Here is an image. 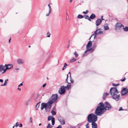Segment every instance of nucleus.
Segmentation results:
<instances>
[{"mask_svg":"<svg viewBox=\"0 0 128 128\" xmlns=\"http://www.w3.org/2000/svg\"><path fill=\"white\" fill-rule=\"evenodd\" d=\"M112 108V106L108 102H105L104 105L102 102H100L96 109L95 114L97 115L101 116L104 113V110H111Z\"/></svg>","mask_w":128,"mask_h":128,"instance_id":"1","label":"nucleus"},{"mask_svg":"<svg viewBox=\"0 0 128 128\" xmlns=\"http://www.w3.org/2000/svg\"><path fill=\"white\" fill-rule=\"evenodd\" d=\"M58 97L57 94H53L49 98L48 101L46 104L47 107L51 108L52 104L57 99Z\"/></svg>","mask_w":128,"mask_h":128,"instance_id":"2","label":"nucleus"},{"mask_svg":"<svg viewBox=\"0 0 128 128\" xmlns=\"http://www.w3.org/2000/svg\"><path fill=\"white\" fill-rule=\"evenodd\" d=\"M97 116L93 113L89 114L87 117V121L89 123L96 122L98 120Z\"/></svg>","mask_w":128,"mask_h":128,"instance_id":"3","label":"nucleus"},{"mask_svg":"<svg viewBox=\"0 0 128 128\" xmlns=\"http://www.w3.org/2000/svg\"><path fill=\"white\" fill-rule=\"evenodd\" d=\"M110 92L112 96L115 94H118L119 92L116 87H112L110 89Z\"/></svg>","mask_w":128,"mask_h":128,"instance_id":"4","label":"nucleus"},{"mask_svg":"<svg viewBox=\"0 0 128 128\" xmlns=\"http://www.w3.org/2000/svg\"><path fill=\"white\" fill-rule=\"evenodd\" d=\"M101 29H97L94 32V34H92L90 38V40L91 37L93 35H94V38L96 37L97 35H100L104 33L101 30Z\"/></svg>","mask_w":128,"mask_h":128,"instance_id":"5","label":"nucleus"},{"mask_svg":"<svg viewBox=\"0 0 128 128\" xmlns=\"http://www.w3.org/2000/svg\"><path fill=\"white\" fill-rule=\"evenodd\" d=\"M113 99L116 101H118L120 98V94H115L111 96Z\"/></svg>","mask_w":128,"mask_h":128,"instance_id":"6","label":"nucleus"},{"mask_svg":"<svg viewBox=\"0 0 128 128\" xmlns=\"http://www.w3.org/2000/svg\"><path fill=\"white\" fill-rule=\"evenodd\" d=\"M65 92V89L64 86H61L59 89L58 92L60 94H62L64 93Z\"/></svg>","mask_w":128,"mask_h":128,"instance_id":"7","label":"nucleus"},{"mask_svg":"<svg viewBox=\"0 0 128 128\" xmlns=\"http://www.w3.org/2000/svg\"><path fill=\"white\" fill-rule=\"evenodd\" d=\"M95 48L93 47H92L90 49H87L84 52V56H86V54L87 53V52L90 51L91 52H93Z\"/></svg>","mask_w":128,"mask_h":128,"instance_id":"8","label":"nucleus"},{"mask_svg":"<svg viewBox=\"0 0 128 128\" xmlns=\"http://www.w3.org/2000/svg\"><path fill=\"white\" fill-rule=\"evenodd\" d=\"M58 119L61 124L63 125L65 124V121L63 118L60 117H58Z\"/></svg>","mask_w":128,"mask_h":128,"instance_id":"9","label":"nucleus"},{"mask_svg":"<svg viewBox=\"0 0 128 128\" xmlns=\"http://www.w3.org/2000/svg\"><path fill=\"white\" fill-rule=\"evenodd\" d=\"M17 64H24V60L21 58L18 59L16 61Z\"/></svg>","mask_w":128,"mask_h":128,"instance_id":"10","label":"nucleus"},{"mask_svg":"<svg viewBox=\"0 0 128 128\" xmlns=\"http://www.w3.org/2000/svg\"><path fill=\"white\" fill-rule=\"evenodd\" d=\"M102 22V20L101 19L98 18L96 21L95 24L97 26L100 25Z\"/></svg>","mask_w":128,"mask_h":128,"instance_id":"11","label":"nucleus"},{"mask_svg":"<svg viewBox=\"0 0 128 128\" xmlns=\"http://www.w3.org/2000/svg\"><path fill=\"white\" fill-rule=\"evenodd\" d=\"M115 26L116 28L119 29L122 27H124V26L118 22L116 24Z\"/></svg>","mask_w":128,"mask_h":128,"instance_id":"12","label":"nucleus"},{"mask_svg":"<svg viewBox=\"0 0 128 128\" xmlns=\"http://www.w3.org/2000/svg\"><path fill=\"white\" fill-rule=\"evenodd\" d=\"M4 66L6 68V69L9 70L12 68L13 67V66L12 64H5Z\"/></svg>","mask_w":128,"mask_h":128,"instance_id":"13","label":"nucleus"},{"mask_svg":"<svg viewBox=\"0 0 128 128\" xmlns=\"http://www.w3.org/2000/svg\"><path fill=\"white\" fill-rule=\"evenodd\" d=\"M92 43L90 41L89 42L86 46V48L88 49L90 48L92 46Z\"/></svg>","mask_w":128,"mask_h":128,"instance_id":"14","label":"nucleus"},{"mask_svg":"<svg viewBox=\"0 0 128 128\" xmlns=\"http://www.w3.org/2000/svg\"><path fill=\"white\" fill-rule=\"evenodd\" d=\"M91 123L92 128H97V124L95 122H92Z\"/></svg>","mask_w":128,"mask_h":128,"instance_id":"15","label":"nucleus"},{"mask_svg":"<svg viewBox=\"0 0 128 128\" xmlns=\"http://www.w3.org/2000/svg\"><path fill=\"white\" fill-rule=\"evenodd\" d=\"M46 103H42L41 104V110H42L44 108H45L47 106Z\"/></svg>","mask_w":128,"mask_h":128,"instance_id":"16","label":"nucleus"},{"mask_svg":"<svg viewBox=\"0 0 128 128\" xmlns=\"http://www.w3.org/2000/svg\"><path fill=\"white\" fill-rule=\"evenodd\" d=\"M96 16L95 14H92L90 17L89 20L91 21V19H93L95 18Z\"/></svg>","mask_w":128,"mask_h":128,"instance_id":"17","label":"nucleus"},{"mask_svg":"<svg viewBox=\"0 0 128 128\" xmlns=\"http://www.w3.org/2000/svg\"><path fill=\"white\" fill-rule=\"evenodd\" d=\"M108 93L105 92L103 96V98L104 100H105L106 97L109 95Z\"/></svg>","mask_w":128,"mask_h":128,"instance_id":"18","label":"nucleus"},{"mask_svg":"<svg viewBox=\"0 0 128 128\" xmlns=\"http://www.w3.org/2000/svg\"><path fill=\"white\" fill-rule=\"evenodd\" d=\"M68 74H69V76L70 77V82H69V83H70V84L71 83H73L74 80H73L72 79V78L71 77V74L70 72H68Z\"/></svg>","mask_w":128,"mask_h":128,"instance_id":"19","label":"nucleus"},{"mask_svg":"<svg viewBox=\"0 0 128 128\" xmlns=\"http://www.w3.org/2000/svg\"><path fill=\"white\" fill-rule=\"evenodd\" d=\"M4 66L2 65H0V72H2L4 70Z\"/></svg>","mask_w":128,"mask_h":128,"instance_id":"20","label":"nucleus"},{"mask_svg":"<svg viewBox=\"0 0 128 128\" xmlns=\"http://www.w3.org/2000/svg\"><path fill=\"white\" fill-rule=\"evenodd\" d=\"M53 118H54L53 116L50 115L48 116V120L49 121L52 120V119Z\"/></svg>","mask_w":128,"mask_h":128,"instance_id":"21","label":"nucleus"},{"mask_svg":"<svg viewBox=\"0 0 128 128\" xmlns=\"http://www.w3.org/2000/svg\"><path fill=\"white\" fill-rule=\"evenodd\" d=\"M76 60V59L74 58H72L70 60V62H72Z\"/></svg>","mask_w":128,"mask_h":128,"instance_id":"22","label":"nucleus"},{"mask_svg":"<svg viewBox=\"0 0 128 128\" xmlns=\"http://www.w3.org/2000/svg\"><path fill=\"white\" fill-rule=\"evenodd\" d=\"M30 100H28L26 102V106H27L28 105L30 104Z\"/></svg>","mask_w":128,"mask_h":128,"instance_id":"23","label":"nucleus"},{"mask_svg":"<svg viewBox=\"0 0 128 128\" xmlns=\"http://www.w3.org/2000/svg\"><path fill=\"white\" fill-rule=\"evenodd\" d=\"M8 80V79H7L6 80H5V82L4 84H1V86H6V85L7 84V81Z\"/></svg>","mask_w":128,"mask_h":128,"instance_id":"24","label":"nucleus"},{"mask_svg":"<svg viewBox=\"0 0 128 128\" xmlns=\"http://www.w3.org/2000/svg\"><path fill=\"white\" fill-rule=\"evenodd\" d=\"M104 29L105 30H106L109 29V28L108 26L106 25H105L104 26Z\"/></svg>","mask_w":128,"mask_h":128,"instance_id":"25","label":"nucleus"},{"mask_svg":"<svg viewBox=\"0 0 128 128\" xmlns=\"http://www.w3.org/2000/svg\"><path fill=\"white\" fill-rule=\"evenodd\" d=\"M52 124L53 126L54 125L55 122H54V118H53L52 119Z\"/></svg>","mask_w":128,"mask_h":128,"instance_id":"26","label":"nucleus"},{"mask_svg":"<svg viewBox=\"0 0 128 128\" xmlns=\"http://www.w3.org/2000/svg\"><path fill=\"white\" fill-rule=\"evenodd\" d=\"M125 32L128 31V26H126L123 28Z\"/></svg>","mask_w":128,"mask_h":128,"instance_id":"27","label":"nucleus"},{"mask_svg":"<svg viewBox=\"0 0 128 128\" xmlns=\"http://www.w3.org/2000/svg\"><path fill=\"white\" fill-rule=\"evenodd\" d=\"M84 16L80 14H78V18H83Z\"/></svg>","mask_w":128,"mask_h":128,"instance_id":"28","label":"nucleus"},{"mask_svg":"<svg viewBox=\"0 0 128 128\" xmlns=\"http://www.w3.org/2000/svg\"><path fill=\"white\" fill-rule=\"evenodd\" d=\"M40 105V102H39L37 103V104L36 108V110H38V108Z\"/></svg>","mask_w":128,"mask_h":128,"instance_id":"29","label":"nucleus"},{"mask_svg":"<svg viewBox=\"0 0 128 128\" xmlns=\"http://www.w3.org/2000/svg\"><path fill=\"white\" fill-rule=\"evenodd\" d=\"M71 86L70 85H68L66 86H64L65 88L69 89Z\"/></svg>","mask_w":128,"mask_h":128,"instance_id":"30","label":"nucleus"},{"mask_svg":"<svg viewBox=\"0 0 128 128\" xmlns=\"http://www.w3.org/2000/svg\"><path fill=\"white\" fill-rule=\"evenodd\" d=\"M50 108H49L46 106L45 108L46 111V112L49 111L50 110Z\"/></svg>","mask_w":128,"mask_h":128,"instance_id":"31","label":"nucleus"},{"mask_svg":"<svg viewBox=\"0 0 128 128\" xmlns=\"http://www.w3.org/2000/svg\"><path fill=\"white\" fill-rule=\"evenodd\" d=\"M51 113H52V115H55L56 114V112L53 110H52L51 111Z\"/></svg>","mask_w":128,"mask_h":128,"instance_id":"32","label":"nucleus"},{"mask_svg":"<svg viewBox=\"0 0 128 128\" xmlns=\"http://www.w3.org/2000/svg\"><path fill=\"white\" fill-rule=\"evenodd\" d=\"M69 75V74H68V73L67 75V78H66V82L68 84H70V83H69L68 82V75Z\"/></svg>","mask_w":128,"mask_h":128,"instance_id":"33","label":"nucleus"},{"mask_svg":"<svg viewBox=\"0 0 128 128\" xmlns=\"http://www.w3.org/2000/svg\"><path fill=\"white\" fill-rule=\"evenodd\" d=\"M74 54L75 55L76 58L78 56V55L76 52H74Z\"/></svg>","mask_w":128,"mask_h":128,"instance_id":"34","label":"nucleus"},{"mask_svg":"<svg viewBox=\"0 0 128 128\" xmlns=\"http://www.w3.org/2000/svg\"><path fill=\"white\" fill-rule=\"evenodd\" d=\"M52 126L50 125V123H49L47 126V128H51Z\"/></svg>","mask_w":128,"mask_h":128,"instance_id":"35","label":"nucleus"},{"mask_svg":"<svg viewBox=\"0 0 128 128\" xmlns=\"http://www.w3.org/2000/svg\"><path fill=\"white\" fill-rule=\"evenodd\" d=\"M67 66V64H66V63H65L64 64V68H63L62 69V70H64L65 69L66 67Z\"/></svg>","mask_w":128,"mask_h":128,"instance_id":"36","label":"nucleus"},{"mask_svg":"<svg viewBox=\"0 0 128 128\" xmlns=\"http://www.w3.org/2000/svg\"><path fill=\"white\" fill-rule=\"evenodd\" d=\"M50 34L49 32H48L46 34L47 37H49L50 36Z\"/></svg>","mask_w":128,"mask_h":128,"instance_id":"37","label":"nucleus"},{"mask_svg":"<svg viewBox=\"0 0 128 128\" xmlns=\"http://www.w3.org/2000/svg\"><path fill=\"white\" fill-rule=\"evenodd\" d=\"M85 18L86 19H87L89 20L90 17L88 15H86L85 17Z\"/></svg>","mask_w":128,"mask_h":128,"instance_id":"38","label":"nucleus"},{"mask_svg":"<svg viewBox=\"0 0 128 128\" xmlns=\"http://www.w3.org/2000/svg\"><path fill=\"white\" fill-rule=\"evenodd\" d=\"M86 128H89V124L87 123L86 125Z\"/></svg>","mask_w":128,"mask_h":128,"instance_id":"39","label":"nucleus"},{"mask_svg":"<svg viewBox=\"0 0 128 128\" xmlns=\"http://www.w3.org/2000/svg\"><path fill=\"white\" fill-rule=\"evenodd\" d=\"M88 10H86L85 12H82L84 14H86L88 13Z\"/></svg>","mask_w":128,"mask_h":128,"instance_id":"40","label":"nucleus"},{"mask_svg":"<svg viewBox=\"0 0 128 128\" xmlns=\"http://www.w3.org/2000/svg\"><path fill=\"white\" fill-rule=\"evenodd\" d=\"M19 125V123L18 122H17L16 124V125H15V126L16 127H17Z\"/></svg>","mask_w":128,"mask_h":128,"instance_id":"41","label":"nucleus"},{"mask_svg":"<svg viewBox=\"0 0 128 128\" xmlns=\"http://www.w3.org/2000/svg\"><path fill=\"white\" fill-rule=\"evenodd\" d=\"M50 4H48V7L49 8V11H51V7L50 5Z\"/></svg>","mask_w":128,"mask_h":128,"instance_id":"42","label":"nucleus"},{"mask_svg":"<svg viewBox=\"0 0 128 128\" xmlns=\"http://www.w3.org/2000/svg\"><path fill=\"white\" fill-rule=\"evenodd\" d=\"M50 12L51 11H49L48 13L46 14V16H49L50 14Z\"/></svg>","mask_w":128,"mask_h":128,"instance_id":"43","label":"nucleus"},{"mask_svg":"<svg viewBox=\"0 0 128 128\" xmlns=\"http://www.w3.org/2000/svg\"><path fill=\"white\" fill-rule=\"evenodd\" d=\"M8 70V69H6V68L5 69H4V70H4V72H3L2 73H4V72H5L6 71V70Z\"/></svg>","mask_w":128,"mask_h":128,"instance_id":"44","label":"nucleus"},{"mask_svg":"<svg viewBox=\"0 0 128 128\" xmlns=\"http://www.w3.org/2000/svg\"><path fill=\"white\" fill-rule=\"evenodd\" d=\"M30 122L31 123H32V118L31 117H30Z\"/></svg>","mask_w":128,"mask_h":128,"instance_id":"45","label":"nucleus"},{"mask_svg":"<svg viewBox=\"0 0 128 128\" xmlns=\"http://www.w3.org/2000/svg\"><path fill=\"white\" fill-rule=\"evenodd\" d=\"M126 79L125 78H123L122 79H121L120 80H121L122 82L124 81L125 80H126Z\"/></svg>","mask_w":128,"mask_h":128,"instance_id":"46","label":"nucleus"},{"mask_svg":"<svg viewBox=\"0 0 128 128\" xmlns=\"http://www.w3.org/2000/svg\"><path fill=\"white\" fill-rule=\"evenodd\" d=\"M123 110L124 109L122 108V107H120L119 110V111H121Z\"/></svg>","mask_w":128,"mask_h":128,"instance_id":"47","label":"nucleus"},{"mask_svg":"<svg viewBox=\"0 0 128 128\" xmlns=\"http://www.w3.org/2000/svg\"><path fill=\"white\" fill-rule=\"evenodd\" d=\"M62 126L60 125H59L56 128H62Z\"/></svg>","mask_w":128,"mask_h":128,"instance_id":"48","label":"nucleus"},{"mask_svg":"<svg viewBox=\"0 0 128 128\" xmlns=\"http://www.w3.org/2000/svg\"><path fill=\"white\" fill-rule=\"evenodd\" d=\"M23 86V84H22V83H21V84H20L19 85H18V87H20V86Z\"/></svg>","mask_w":128,"mask_h":128,"instance_id":"49","label":"nucleus"},{"mask_svg":"<svg viewBox=\"0 0 128 128\" xmlns=\"http://www.w3.org/2000/svg\"><path fill=\"white\" fill-rule=\"evenodd\" d=\"M46 83H45V84H44L42 85L43 87V88L44 87L46 86Z\"/></svg>","mask_w":128,"mask_h":128,"instance_id":"50","label":"nucleus"},{"mask_svg":"<svg viewBox=\"0 0 128 128\" xmlns=\"http://www.w3.org/2000/svg\"><path fill=\"white\" fill-rule=\"evenodd\" d=\"M3 82V80L2 79H0V82H1L2 83Z\"/></svg>","mask_w":128,"mask_h":128,"instance_id":"51","label":"nucleus"},{"mask_svg":"<svg viewBox=\"0 0 128 128\" xmlns=\"http://www.w3.org/2000/svg\"><path fill=\"white\" fill-rule=\"evenodd\" d=\"M22 125L21 124H20V125L19 126L20 127V128L22 127Z\"/></svg>","mask_w":128,"mask_h":128,"instance_id":"52","label":"nucleus"},{"mask_svg":"<svg viewBox=\"0 0 128 128\" xmlns=\"http://www.w3.org/2000/svg\"><path fill=\"white\" fill-rule=\"evenodd\" d=\"M103 16H101V20H102V21L103 20H104V19L103 18Z\"/></svg>","mask_w":128,"mask_h":128,"instance_id":"53","label":"nucleus"},{"mask_svg":"<svg viewBox=\"0 0 128 128\" xmlns=\"http://www.w3.org/2000/svg\"><path fill=\"white\" fill-rule=\"evenodd\" d=\"M112 85L113 86H118V85H116V84H112Z\"/></svg>","mask_w":128,"mask_h":128,"instance_id":"54","label":"nucleus"},{"mask_svg":"<svg viewBox=\"0 0 128 128\" xmlns=\"http://www.w3.org/2000/svg\"><path fill=\"white\" fill-rule=\"evenodd\" d=\"M19 70V68H17L15 69V70Z\"/></svg>","mask_w":128,"mask_h":128,"instance_id":"55","label":"nucleus"},{"mask_svg":"<svg viewBox=\"0 0 128 128\" xmlns=\"http://www.w3.org/2000/svg\"><path fill=\"white\" fill-rule=\"evenodd\" d=\"M18 90H21L20 89V88H18Z\"/></svg>","mask_w":128,"mask_h":128,"instance_id":"56","label":"nucleus"},{"mask_svg":"<svg viewBox=\"0 0 128 128\" xmlns=\"http://www.w3.org/2000/svg\"><path fill=\"white\" fill-rule=\"evenodd\" d=\"M72 0H70V2H72Z\"/></svg>","mask_w":128,"mask_h":128,"instance_id":"57","label":"nucleus"},{"mask_svg":"<svg viewBox=\"0 0 128 128\" xmlns=\"http://www.w3.org/2000/svg\"><path fill=\"white\" fill-rule=\"evenodd\" d=\"M10 39H11L10 38L9 40V42H10Z\"/></svg>","mask_w":128,"mask_h":128,"instance_id":"58","label":"nucleus"},{"mask_svg":"<svg viewBox=\"0 0 128 128\" xmlns=\"http://www.w3.org/2000/svg\"><path fill=\"white\" fill-rule=\"evenodd\" d=\"M70 128H74V127L72 126H70Z\"/></svg>","mask_w":128,"mask_h":128,"instance_id":"59","label":"nucleus"},{"mask_svg":"<svg viewBox=\"0 0 128 128\" xmlns=\"http://www.w3.org/2000/svg\"><path fill=\"white\" fill-rule=\"evenodd\" d=\"M116 85H118H118H119V84H116Z\"/></svg>","mask_w":128,"mask_h":128,"instance_id":"60","label":"nucleus"},{"mask_svg":"<svg viewBox=\"0 0 128 128\" xmlns=\"http://www.w3.org/2000/svg\"><path fill=\"white\" fill-rule=\"evenodd\" d=\"M15 126V125H14V126L13 127H12V128H14V127Z\"/></svg>","mask_w":128,"mask_h":128,"instance_id":"61","label":"nucleus"},{"mask_svg":"<svg viewBox=\"0 0 128 128\" xmlns=\"http://www.w3.org/2000/svg\"><path fill=\"white\" fill-rule=\"evenodd\" d=\"M41 125V124H39V126H40Z\"/></svg>","mask_w":128,"mask_h":128,"instance_id":"62","label":"nucleus"},{"mask_svg":"<svg viewBox=\"0 0 128 128\" xmlns=\"http://www.w3.org/2000/svg\"><path fill=\"white\" fill-rule=\"evenodd\" d=\"M28 47H29V48L30 47V46H28Z\"/></svg>","mask_w":128,"mask_h":128,"instance_id":"63","label":"nucleus"},{"mask_svg":"<svg viewBox=\"0 0 128 128\" xmlns=\"http://www.w3.org/2000/svg\"><path fill=\"white\" fill-rule=\"evenodd\" d=\"M66 14H67V15H68V14H67V13H66Z\"/></svg>","mask_w":128,"mask_h":128,"instance_id":"64","label":"nucleus"}]
</instances>
